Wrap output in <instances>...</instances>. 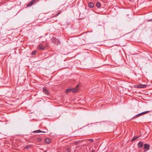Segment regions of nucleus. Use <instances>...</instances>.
Returning a JSON list of instances; mask_svg holds the SVG:
<instances>
[{
  "label": "nucleus",
  "mask_w": 152,
  "mask_h": 152,
  "mask_svg": "<svg viewBox=\"0 0 152 152\" xmlns=\"http://www.w3.org/2000/svg\"><path fill=\"white\" fill-rule=\"evenodd\" d=\"M78 86V85H77L74 88H68L66 89V93L68 94L70 92H72L73 93L76 92L77 91Z\"/></svg>",
  "instance_id": "nucleus-1"
},
{
  "label": "nucleus",
  "mask_w": 152,
  "mask_h": 152,
  "mask_svg": "<svg viewBox=\"0 0 152 152\" xmlns=\"http://www.w3.org/2000/svg\"><path fill=\"white\" fill-rule=\"evenodd\" d=\"M40 0H32L27 5L26 7H29L31 6L34 4L36 3Z\"/></svg>",
  "instance_id": "nucleus-2"
},
{
  "label": "nucleus",
  "mask_w": 152,
  "mask_h": 152,
  "mask_svg": "<svg viewBox=\"0 0 152 152\" xmlns=\"http://www.w3.org/2000/svg\"><path fill=\"white\" fill-rule=\"evenodd\" d=\"M48 44L45 42H43L39 45L38 48H45L46 47H48Z\"/></svg>",
  "instance_id": "nucleus-3"
},
{
  "label": "nucleus",
  "mask_w": 152,
  "mask_h": 152,
  "mask_svg": "<svg viewBox=\"0 0 152 152\" xmlns=\"http://www.w3.org/2000/svg\"><path fill=\"white\" fill-rule=\"evenodd\" d=\"M150 112V111H146L142 113H140L139 114H137V115L134 116L133 117L134 118H135L137 117L140 116V115L145 114L147 113H148Z\"/></svg>",
  "instance_id": "nucleus-4"
},
{
  "label": "nucleus",
  "mask_w": 152,
  "mask_h": 152,
  "mask_svg": "<svg viewBox=\"0 0 152 152\" xmlns=\"http://www.w3.org/2000/svg\"><path fill=\"white\" fill-rule=\"evenodd\" d=\"M48 129H46L45 130V131H42L41 130L39 129L37 130L34 131H33V132L34 133H38L39 132L46 133L48 132Z\"/></svg>",
  "instance_id": "nucleus-5"
},
{
  "label": "nucleus",
  "mask_w": 152,
  "mask_h": 152,
  "mask_svg": "<svg viewBox=\"0 0 152 152\" xmlns=\"http://www.w3.org/2000/svg\"><path fill=\"white\" fill-rule=\"evenodd\" d=\"M136 87L138 88H145L147 86V85L145 84H140L136 85Z\"/></svg>",
  "instance_id": "nucleus-6"
},
{
  "label": "nucleus",
  "mask_w": 152,
  "mask_h": 152,
  "mask_svg": "<svg viewBox=\"0 0 152 152\" xmlns=\"http://www.w3.org/2000/svg\"><path fill=\"white\" fill-rule=\"evenodd\" d=\"M144 148L145 149H146L148 150L149 149L150 147V145L149 144H144Z\"/></svg>",
  "instance_id": "nucleus-7"
},
{
  "label": "nucleus",
  "mask_w": 152,
  "mask_h": 152,
  "mask_svg": "<svg viewBox=\"0 0 152 152\" xmlns=\"http://www.w3.org/2000/svg\"><path fill=\"white\" fill-rule=\"evenodd\" d=\"M143 144H144V142H142V141L138 143L137 146L139 148H141L142 146L143 145Z\"/></svg>",
  "instance_id": "nucleus-8"
},
{
  "label": "nucleus",
  "mask_w": 152,
  "mask_h": 152,
  "mask_svg": "<svg viewBox=\"0 0 152 152\" xmlns=\"http://www.w3.org/2000/svg\"><path fill=\"white\" fill-rule=\"evenodd\" d=\"M55 44L57 45H58L60 44V42L59 40L58 39H55L54 40V41Z\"/></svg>",
  "instance_id": "nucleus-9"
},
{
  "label": "nucleus",
  "mask_w": 152,
  "mask_h": 152,
  "mask_svg": "<svg viewBox=\"0 0 152 152\" xmlns=\"http://www.w3.org/2000/svg\"><path fill=\"white\" fill-rule=\"evenodd\" d=\"M43 91L44 93L47 95L49 94V92L47 89L45 88H44L43 89Z\"/></svg>",
  "instance_id": "nucleus-10"
},
{
  "label": "nucleus",
  "mask_w": 152,
  "mask_h": 152,
  "mask_svg": "<svg viewBox=\"0 0 152 152\" xmlns=\"http://www.w3.org/2000/svg\"><path fill=\"white\" fill-rule=\"evenodd\" d=\"M45 142L46 143L48 144L50 142H51V140L50 139L48 138H47L45 139Z\"/></svg>",
  "instance_id": "nucleus-11"
},
{
  "label": "nucleus",
  "mask_w": 152,
  "mask_h": 152,
  "mask_svg": "<svg viewBox=\"0 0 152 152\" xmlns=\"http://www.w3.org/2000/svg\"><path fill=\"white\" fill-rule=\"evenodd\" d=\"M141 136V135H140L139 136H134V137L133 138V139L131 140V142H132V141H133L134 140H136L137 139L139 138Z\"/></svg>",
  "instance_id": "nucleus-12"
},
{
  "label": "nucleus",
  "mask_w": 152,
  "mask_h": 152,
  "mask_svg": "<svg viewBox=\"0 0 152 152\" xmlns=\"http://www.w3.org/2000/svg\"><path fill=\"white\" fill-rule=\"evenodd\" d=\"M89 6L91 8L93 7L94 6V4L92 2H90L88 4Z\"/></svg>",
  "instance_id": "nucleus-13"
},
{
  "label": "nucleus",
  "mask_w": 152,
  "mask_h": 152,
  "mask_svg": "<svg viewBox=\"0 0 152 152\" xmlns=\"http://www.w3.org/2000/svg\"><path fill=\"white\" fill-rule=\"evenodd\" d=\"M96 6L98 8H100L101 7V4L99 2H98L96 3Z\"/></svg>",
  "instance_id": "nucleus-14"
},
{
  "label": "nucleus",
  "mask_w": 152,
  "mask_h": 152,
  "mask_svg": "<svg viewBox=\"0 0 152 152\" xmlns=\"http://www.w3.org/2000/svg\"><path fill=\"white\" fill-rule=\"evenodd\" d=\"M113 31L114 32H115V33H118L119 32V30L117 28H114L113 29Z\"/></svg>",
  "instance_id": "nucleus-15"
},
{
  "label": "nucleus",
  "mask_w": 152,
  "mask_h": 152,
  "mask_svg": "<svg viewBox=\"0 0 152 152\" xmlns=\"http://www.w3.org/2000/svg\"><path fill=\"white\" fill-rule=\"evenodd\" d=\"M37 53V50H34L31 53V55H35Z\"/></svg>",
  "instance_id": "nucleus-16"
},
{
  "label": "nucleus",
  "mask_w": 152,
  "mask_h": 152,
  "mask_svg": "<svg viewBox=\"0 0 152 152\" xmlns=\"http://www.w3.org/2000/svg\"><path fill=\"white\" fill-rule=\"evenodd\" d=\"M31 145H26L25 147V149H29V148H31Z\"/></svg>",
  "instance_id": "nucleus-17"
},
{
  "label": "nucleus",
  "mask_w": 152,
  "mask_h": 152,
  "mask_svg": "<svg viewBox=\"0 0 152 152\" xmlns=\"http://www.w3.org/2000/svg\"><path fill=\"white\" fill-rule=\"evenodd\" d=\"M60 14V12H58L55 14V16H57L58 15Z\"/></svg>",
  "instance_id": "nucleus-18"
},
{
  "label": "nucleus",
  "mask_w": 152,
  "mask_h": 152,
  "mask_svg": "<svg viewBox=\"0 0 152 152\" xmlns=\"http://www.w3.org/2000/svg\"><path fill=\"white\" fill-rule=\"evenodd\" d=\"M60 14V12H58L55 14V16H57L58 15Z\"/></svg>",
  "instance_id": "nucleus-19"
},
{
  "label": "nucleus",
  "mask_w": 152,
  "mask_h": 152,
  "mask_svg": "<svg viewBox=\"0 0 152 152\" xmlns=\"http://www.w3.org/2000/svg\"><path fill=\"white\" fill-rule=\"evenodd\" d=\"M66 151H67V152H69L70 151V149L69 148H67L66 149Z\"/></svg>",
  "instance_id": "nucleus-20"
},
{
  "label": "nucleus",
  "mask_w": 152,
  "mask_h": 152,
  "mask_svg": "<svg viewBox=\"0 0 152 152\" xmlns=\"http://www.w3.org/2000/svg\"><path fill=\"white\" fill-rule=\"evenodd\" d=\"M37 141H40L41 140V139L40 138H38L37 139Z\"/></svg>",
  "instance_id": "nucleus-21"
},
{
  "label": "nucleus",
  "mask_w": 152,
  "mask_h": 152,
  "mask_svg": "<svg viewBox=\"0 0 152 152\" xmlns=\"http://www.w3.org/2000/svg\"><path fill=\"white\" fill-rule=\"evenodd\" d=\"M88 141H90L91 142H93V139H89L88 140Z\"/></svg>",
  "instance_id": "nucleus-22"
},
{
  "label": "nucleus",
  "mask_w": 152,
  "mask_h": 152,
  "mask_svg": "<svg viewBox=\"0 0 152 152\" xmlns=\"http://www.w3.org/2000/svg\"><path fill=\"white\" fill-rule=\"evenodd\" d=\"M148 21H152V19L149 20Z\"/></svg>",
  "instance_id": "nucleus-23"
},
{
  "label": "nucleus",
  "mask_w": 152,
  "mask_h": 152,
  "mask_svg": "<svg viewBox=\"0 0 152 152\" xmlns=\"http://www.w3.org/2000/svg\"><path fill=\"white\" fill-rule=\"evenodd\" d=\"M41 50H43L44 49V48H40Z\"/></svg>",
  "instance_id": "nucleus-24"
},
{
  "label": "nucleus",
  "mask_w": 152,
  "mask_h": 152,
  "mask_svg": "<svg viewBox=\"0 0 152 152\" xmlns=\"http://www.w3.org/2000/svg\"><path fill=\"white\" fill-rule=\"evenodd\" d=\"M45 128V129H44V130L43 131H45V129H47L46 128Z\"/></svg>",
  "instance_id": "nucleus-25"
},
{
  "label": "nucleus",
  "mask_w": 152,
  "mask_h": 152,
  "mask_svg": "<svg viewBox=\"0 0 152 152\" xmlns=\"http://www.w3.org/2000/svg\"><path fill=\"white\" fill-rule=\"evenodd\" d=\"M91 152H95L94 151H92Z\"/></svg>",
  "instance_id": "nucleus-26"
},
{
  "label": "nucleus",
  "mask_w": 152,
  "mask_h": 152,
  "mask_svg": "<svg viewBox=\"0 0 152 152\" xmlns=\"http://www.w3.org/2000/svg\"><path fill=\"white\" fill-rule=\"evenodd\" d=\"M46 151H45V152H46Z\"/></svg>",
  "instance_id": "nucleus-27"
}]
</instances>
